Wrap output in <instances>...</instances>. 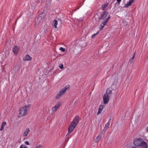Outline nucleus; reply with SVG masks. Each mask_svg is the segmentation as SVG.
<instances>
[{
    "label": "nucleus",
    "mask_w": 148,
    "mask_h": 148,
    "mask_svg": "<svg viewBox=\"0 0 148 148\" xmlns=\"http://www.w3.org/2000/svg\"><path fill=\"white\" fill-rule=\"evenodd\" d=\"M69 86L67 85L64 88H63L62 90H61L63 92L65 93L67 89H69Z\"/></svg>",
    "instance_id": "obj_17"
},
{
    "label": "nucleus",
    "mask_w": 148,
    "mask_h": 148,
    "mask_svg": "<svg viewBox=\"0 0 148 148\" xmlns=\"http://www.w3.org/2000/svg\"><path fill=\"white\" fill-rule=\"evenodd\" d=\"M135 0H130L129 2H130L132 4L135 1Z\"/></svg>",
    "instance_id": "obj_29"
},
{
    "label": "nucleus",
    "mask_w": 148,
    "mask_h": 148,
    "mask_svg": "<svg viewBox=\"0 0 148 148\" xmlns=\"http://www.w3.org/2000/svg\"><path fill=\"white\" fill-rule=\"evenodd\" d=\"M91 38H92V36H91Z\"/></svg>",
    "instance_id": "obj_38"
},
{
    "label": "nucleus",
    "mask_w": 148,
    "mask_h": 148,
    "mask_svg": "<svg viewBox=\"0 0 148 148\" xmlns=\"http://www.w3.org/2000/svg\"><path fill=\"white\" fill-rule=\"evenodd\" d=\"M135 53H134L132 58H131V59H130V62L131 64L133 62V61L134 60V57L135 56Z\"/></svg>",
    "instance_id": "obj_22"
},
{
    "label": "nucleus",
    "mask_w": 148,
    "mask_h": 148,
    "mask_svg": "<svg viewBox=\"0 0 148 148\" xmlns=\"http://www.w3.org/2000/svg\"><path fill=\"white\" fill-rule=\"evenodd\" d=\"M133 143L135 146L141 148H148L147 143L141 138H135L134 140Z\"/></svg>",
    "instance_id": "obj_1"
},
{
    "label": "nucleus",
    "mask_w": 148,
    "mask_h": 148,
    "mask_svg": "<svg viewBox=\"0 0 148 148\" xmlns=\"http://www.w3.org/2000/svg\"><path fill=\"white\" fill-rule=\"evenodd\" d=\"M43 147L42 145H39L38 146H36V148H42Z\"/></svg>",
    "instance_id": "obj_27"
},
{
    "label": "nucleus",
    "mask_w": 148,
    "mask_h": 148,
    "mask_svg": "<svg viewBox=\"0 0 148 148\" xmlns=\"http://www.w3.org/2000/svg\"><path fill=\"white\" fill-rule=\"evenodd\" d=\"M131 5L132 4L130 2H127L126 5H125L124 6V7L125 8H127L128 7L131 6Z\"/></svg>",
    "instance_id": "obj_23"
},
{
    "label": "nucleus",
    "mask_w": 148,
    "mask_h": 148,
    "mask_svg": "<svg viewBox=\"0 0 148 148\" xmlns=\"http://www.w3.org/2000/svg\"><path fill=\"white\" fill-rule=\"evenodd\" d=\"M103 108V106L102 105H101L99 107L98 111L97 113V115H98L100 114L102 112V110Z\"/></svg>",
    "instance_id": "obj_14"
},
{
    "label": "nucleus",
    "mask_w": 148,
    "mask_h": 148,
    "mask_svg": "<svg viewBox=\"0 0 148 148\" xmlns=\"http://www.w3.org/2000/svg\"><path fill=\"white\" fill-rule=\"evenodd\" d=\"M28 106H25L23 107H21L19 108V113L18 117H20L26 115L27 114V111Z\"/></svg>",
    "instance_id": "obj_2"
},
{
    "label": "nucleus",
    "mask_w": 148,
    "mask_h": 148,
    "mask_svg": "<svg viewBox=\"0 0 148 148\" xmlns=\"http://www.w3.org/2000/svg\"><path fill=\"white\" fill-rule=\"evenodd\" d=\"M122 0H116L117 2L119 4Z\"/></svg>",
    "instance_id": "obj_32"
},
{
    "label": "nucleus",
    "mask_w": 148,
    "mask_h": 148,
    "mask_svg": "<svg viewBox=\"0 0 148 148\" xmlns=\"http://www.w3.org/2000/svg\"><path fill=\"white\" fill-rule=\"evenodd\" d=\"M61 106V104H60V103H58L57 104H56L55 105V106L53 107L52 109V110L53 112H56L58 108L60 107Z\"/></svg>",
    "instance_id": "obj_8"
},
{
    "label": "nucleus",
    "mask_w": 148,
    "mask_h": 148,
    "mask_svg": "<svg viewBox=\"0 0 148 148\" xmlns=\"http://www.w3.org/2000/svg\"><path fill=\"white\" fill-rule=\"evenodd\" d=\"M19 49V47L17 46L14 45V47L12 48V51L13 53L15 54L16 55L18 52Z\"/></svg>",
    "instance_id": "obj_7"
},
{
    "label": "nucleus",
    "mask_w": 148,
    "mask_h": 148,
    "mask_svg": "<svg viewBox=\"0 0 148 148\" xmlns=\"http://www.w3.org/2000/svg\"><path fill=\"white\" fill-rule=\"evenodd\" d=\"M108 14V12L106 11H104L101 14L100 17V19L102 20H104L106 18Z\"/></svg>",
    "instance_id": "obj_9"
},
{
    "label": "nucleus",
    "mask_w": 148,
    "mask_h": 148,
    "mask_svg": "<svg viewBox=\"0 0 148 148\" xmlns=\"http://www.w3.org/2000/svg\"><path fill=\"white\" fill-rule=\"evenodd\" d=\"M59 66L60 69H62L63 68V65L62 64H59Z\"/></svg>",
    "instance_id": "obj_24"
},
{
    "label": "nucleus",
    "mask_w": 148,
    "mask_h": 148,
    "mask_svg": "<svg viewBox=\"0 0 148 148\" xmlns=\"http://www.w3.org/2000/svg\"><path fill=\"white\" fill-rule=\"evenodd\" d=\"M43 147L42 145H39L38 146H36V148H42Z\"/></svg>",
    "instance_id": "obj_26"
},
{
    "label": "nucleus",
    "mask_w": 148,
    "mask_h": 148,
    "mask_svg": "<svg viewBox=\"0 0 148 148\" xmlns=\"http://www.w3.org/2000/svg\"><path fill=\"white\" fill-rule=\"evenodd\" d=\"M99 32V31H98L96 34H93V37L95 36L97 34H98Z\"/></svg>",
    "instance_id": "obj_31"
},
{
    "label": "nucleus",
    "mask_w": 148,
    "mask_h": 148,
    "mask_svg": "<svg viewBox=\"0 0 148 148\" xmlns=\"http://www.w3.org/2000/svg\"><path fill=\"white\" fill-rule=\"evenodd\" d=\"M38 3H39V0H38L37 1Z\"/></svg>",
    "instance_id": "obj_36"
},
{
    "label": "nucleus",
    "mask_w": 148,
    "mask_h": 148,
    "mask_svg": "<svg viewBox=\"0 0 148 148\" xmlns=\"http://www.w3.org/2000/svg\"><path fill=\"white\" fill-rule=\"evenodd\" d=\"M44 12V11L38 16V19L39 21V22H41L42 21L44 20L46 16V15Z\"/></svg>",
    "instance_id": "obj_5"
},
{
    "label": "nucleus",
    "mask_w": 148,
    "mask_h": 148,
    "mask_svg": "<svg viewBox=\"0 0 148 148\" xmlns=\"http://www.w3.org/2000/svg\"><path fill=\"white\" fill-rule=\"evenodd\" d=\"M108 22L106 20L105 21H102L101 24V27L100 29V30H101L104 28V26L106 25Z\"/></svg>",
    "instance_id": "obj_11"
},
{
    "label": "nucleus",
    "mask_w": 148,
    "mask_h": 148,
    "mask_svg": "<svg viewBox=\"0 0 148 148\" xmlns=\"http://www.w3.org/2000/svg\"><path fill=\"white\" fill-rule=\"evenodd\" d=\"M76 126L73 125L71 123L68 129V133L66 135V137H67L68 139L67 140H69V138H70L71 136L69 134L71 133L75 129ZM66 140L67 139V138H66Z\"/></svg>",
    "instance_id": "obj_3"
},
{
    "label": "nucleus",
    "mask_w": 148,
    "mask_h": 148,
    "mask_svg": "<svg viewBox=\"0 0 148 148\" xmlns=\"http://www.w3.org/2000/svg\"><path fill=\"white\" fill-rule=\"evenodd\" d=\"M79 117L78 116H76L74 117L73 121L71 123L76 126L79 122Z\"/></svg>",
    "instance_id": "obj_4"
},
{
    "label": "nucleus",
    "mask_w": 148,
    "mask_h": 148,
    "mask_svg": "<svg viewBox=\"0 0 148 148\" xmlns=\"http://www.w3.org/2000/svg\"><path fill=\"white\" fill-rule=\"evenodd\" d=\"M101 136L100 135L98 136L95 139V143H97L101 139Z\"/></svg>",
    "instance_id": "obj_20"
},
{
    "label": "nucleus",
    "mask_w": 148,
    "mask_h": 148,
    "mask_svg": "<svg viewBox=\"0 0 148 148\" xmlns=\"http://www.w3.org/2000/svg\"><path fill=\"white\" fill-rule=\"evenodd\" d=\"M60 50L61 51H62L63 52H64L65 51V49L63 48V47H61L60 48Z\"/></svg>",
    "instance_id": "obj_25"
},
{
    "label": "nucleus",
    "mask_w": 148,
    "mask_h": 148,
    "mask_svg": "<svg viewBox=\"0 0 148 148\" xmlns=\"http://www.w3.org/2000/svg\"><path fill=\"white\" fill-rule=\"evenodd\" d=\"M60 21L61 22V20H60Z\"/></svg>",
    "instance_id": "obj_40"
},
{
    "label": "nucleus",
    "mask_w": 148,
    "mask_h": 148,
    "mask_svg": "<svg viewBox=\"0 0 148 148\" xmlns=\"http://www.w3.org/2000/svg\"><path fill=\"white\" fill-rule=\"evenodd\" d=\"M30 132L29 128H27L25 131L23 133V136H26L28 134L29 132Z\"/></svg>",
    "instance_id": "obj_15"
},
{
    "label": "nucleus",
    "mask_w": 148,
    "mask_h": 148,
    "mask_svg": "<svg viewBox=\"0 0 148 148\" xmlns=\"http://www.w3.org/2000/svg\"><path fill=\"white\" fill-rule=\"evenodd\" d=\"M110 18H111V16H109L106 19V20L108 22L109 21V20Z\"/></svg>",
    "instance_id": "obj_28"
},
{
    "label": "nucleus",
    "mask_w": 148,
    "mask_h": 148,
    "mask_svg": "<svg viewBox=\"0 0 148 148\" xmlns=\"http://www.w3.org/2000/svg\"><path fill=\"white\" fill-rule=\"evenodd\" d=\"M6 124V122H3L1 124V127L0 129V131H2L4 129V126Z\"/></svg>",
    "instance_id": "obj_21"
},
{
    "label": "nucleus",
    "mask_w": 148,
    "mask_h": 148,
    "mask_svg": "<svg viewBox=\"0 0 148 148\" xmlns=\"http://www.w3.org/2000/svg\"><path fill=\"white\" fill-rule=\"evenodd\" d=\"M109 99V96L104 94L103 97V100L104 104L107 103L108 102Z\"/></svg>",
    "instance_id": "obj_6"
},
{
    "label": "nucleus",
    "mask_w": 148,
    "mask_h": 148,
    "mask_svg": "<svg viewBox=\"0 0 148 148\" xmlns=\"http://www.w3.org/2000/svg\"><path fill=\"white\" fill-rule=\"evenodd\" d=\"M64 93L63 92L62 90H60L59 93H58L56 96V99H59L61 97V95L64 94Z\"/></svg>",
    "instance_id": "obj_10"
},
{
    "label": "nucleus",
    "mask_w": 148,
    "mask_h": 148,
    "mask_svg": "<svg viewBox=\"0 0 148 148\" xmlns=\"http://www.w3.org/2000/svg\"><path fill=\"white\" fill-rule=\"evenodd\" d=\"M32 58L28 55H26L25 58H23L24 61H29L31 60Z\"/></svg>",
    "instance_id": "obj_12"
},
{
    "label": "nucleus",
    "mask_w": 148,
    "mask_h": 148,
    "mask_svg": "<svg viewBox=\"0 0 148 148\" xmlns=\"http://www.w3.org/2000/svg\"><path fill=\"white\" fill-rule=\"evenodd\" d=\"M112 93V90L109 89H107L106 90V93L104 94L107 95L108 96H109Z\"/></svg>",
    "instance_id": "obj_18"
},
{
    "label": "nucleus",
    "mask_w": 148,
    "mask_h": 148,
    "mask_svg": "<svg viewBox=\"0 0 148 148\" xmlns=\"http://www.w3.org/2000/svg\"><path fill=\"white\" fill-rule=\"evenodd\" d=\"M53 23H54L53 26L55 28H57V26L58 24V21L56 19H55L53 21Z\"/></svg>",
    "instance_id": "obj_19"
},
{
    "label": "nucleus",
    "mask_w": 148,
    "mask_h": 148,
    "mask_svg": "<svg viewBox=\"0 0 148 148\" xmlns=\"http://www.w3.org/2000/svg\"><path fill=\"white\" fill-rule=\"evenodd\" d=\"M90 94H91V92H90Z\"/></svg>",
    "instance_id": "obj_39"
},
{
    "label": "nucleus",
    "mask_w": 148,
    "mask_h": 148,
    "mask_svg": "<svg viewBox=\"0 0 148 148\" xmlns=\"http://www.w3.org/2000/svg\"><path fill=\"white\" fill-rule=\"evenodd\" d=\"M132 148H137L136 147H133Z\"/></svg>",
    "instance_id": "obj_35"
},
{
    "label": "nucleus",
    "mask_w": 148,
    "mask_h": 148,
    "mask_svg": "<svg viewBox=\"0 0 148 148\" xmlns=\"http://www.w3.org/2000/svg\"><path fill=\"white\" fill-rule=\"evenodd\" d=\"M146 130L147 132L148 133V127H147L146 128Z\"/></svg>",
    "instance_id": "obj_33"
},
{
    "label": "nucleus",
    "mask_w": 148,
    "mask_h": 148,
    "mask_svg": "<svg viewBox=\"0 0 148 148\" xmlns=\"http://www.w3.org/2000/svg\"><path fill=\"white\" fill-rule=\"evenodd\" d=\"M25 143L27 145H29V142L27 141H26L25 142Z\"/></svg>",
    "instance_id": "obj_30"
},
{
    "label": "nucleus",
    "mask_w": 148,
    "mask_h": 148,
    "mask_svg": "<svg viewBox=\"0 0 148 148\" xmlns=\"http://www.w3.org/2000/svg\"><path fill=\"white\" fill-rule=\"evenodd\" d=\"M108 5V3H106L102 5L101 7V9L103 10H106V8L107 7Z\"/></svg>",
    "instance_id": "obj_13"
},
{
    "label": "nucleus",
    "mask_w": 148,
    "mask_h": 148,
    "mask_svg": "<svg viewBox=\"0 0 148 148\" xmlns=\"http://www.w3.org/2000/svg\"><path fill=\"white\" fill-rule=\"evenodd\" d=\"M110 120L111 119H110L108 121V122L105 125V126L104 128V130H106L108 128L110 125Z\"/></svg>",
    "instance_id": "obj_16"
},
{
    "label": "nucleus",
    "mask_w": 148,
    "mask_h": 148,
    "mask_svg": "<svg viewBox=\"0 0 148 148\" xmlns=\"http://www.w3.org/2000/svg\"><path fill=\"white\" fill-rule=\"evenodd\" d=\"M23 146H24V145H22L21 146H20V148H23Z\"/></svg>",
    "instance_id": "obj_34"
},
{
    "label": "nucleus",
    "mask_w": 148,
    "mask_h": 148,
    "mask_svg": "<svg viewBox=\"0 0 148 148\" xmlns=\"http://www.w3.org/2000/svg\"><path fill=\"white\" fill-rule=\"evenodd\" d=\"M23 148H27V147H24Z\"/></svg>",
    "instance_id": "obj_37"
}]
</instances>
